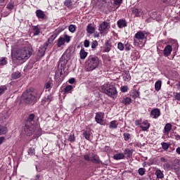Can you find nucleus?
<instances>
[{
	"label": "nucleus",
	"instance_id": "f257e3e1",
	"mask_svg": "<svg viewBox=\"0 0 180 180\" xmlns=\"http://www.w3.org/2000/svg\"><path fill=\"white\" fill-rule=\"evenodd\" d=\"M33 49L29 46H25L20 49L11 51V57L13 60H18V61H26L32 56Z\"/></svg>",
	"mask_w": 180,
	"mask_h": 180
},
{
	"label": "nucleus",
	"instance_id": "f03ea898",
	"mask_svg": "<svg viewBox=\"0 0 180 180\" xmlns=\"http://www.w3.org/2000/svg\"><path fill=\"white\" fill-rule=\"evenodd\" d=\"M34 122V114H30L28 116V118L25 122V126L24 128L25 133L29 136H32L33 133H36L37 137H40V136H41V133L39 129H36V127L33 124Z\"/></svg>",
	"mask_w": 180,
	"mask_h": 180
},
{
	"label": "nucleus",
	"instance_id": "7ed1b4c3",
	"mask_svg": "<svg viewBox=\"0 0 180 180\" xmlns=\"http://www.w3.org/2000/svg\"><path fill=\"white\" fill-rule=\"evenodd\" d=\"M101 92L112 99L117 98V89L110 83L104 84L101 86Z\"/></svg>",
	"mask_w": 180,
	"mask_h": 180
},
{
	"label": "nucleus",
	"instance_id": "20e7f679",
	"mask_svg": "<svg viewBox=\"0 0 180 180\" xmlns=\"http://www.w3.org/2000/svg\"><path fill=\"white\" fill-rule=\"evenodd\" d=\"M98 65H99V58L95 55L89 56L85 63L86 71H94Z\"/></svg>",
	"mask_w": 180,
	"mask_h": 180
},
{
	"label": "nucleus",
	"instance_id": "39448f33",
	"mask_svg": "<svg viewBox=\"0 0 180 180\" xmlns=\"http://www.w3.org/2000/svg\"><path fill=\"white\" fill-rule=\"evenodd\" d=\"M22 99L25 103H34L37 101V93L32 90H27L22 94Z\"/></svg>",
	"mask_w": 180,
	"mask_h": 180
},
{
	"label": "nucleus",
	"instance_id": "423d86ee",
	"mask_svg": "<svg viewBox=\"0 0 180 180\" xmlns=\"http://www.w3.org/2000/svg\"><path fill=\"white\" fill-rule=\"evenodd\" d=\"M84 161L92 162L93 164H101V159L99 155L94 153H90L89 154H85L83 155Z\"/></svg>",
	"mask_w": 180,
	"mask_h": 180
},
{
	"label": "nucleus",
	"instance_id": "0eeeda50",
	"mask_svg": "<svg viewBox=\"0 0 180 180\" xmlns=\"http://www.w3.org/2000/svg\"><path fill=\"white\" fill-rule=\"evenodd\" d=\"M70 41H71V37L65 34L63 37H60L58 39L57 47H61V46H64L65 43H70Z\"/></svg>",
	"mask_w": 180,
	"mask_h": 180
},
{
	"label": "nucleus",
	"instance_id": "6e6552de",
	"mask_svg": "<svg viewBox=\"0 0 180 180\" xmlns=\"http://www.w3.org/2000/svg\"><path fill=\"white\" fill-rule=\"evenodd\" d=\"M144 39H146V34L143 32L139 31L136 33L134 37V46H139V41H140V40H144Z\"/></svg>",
	"mask_w": 180,
	"mask_h": 180
},
{
	"label": "nucleus",
	"instance_id": "1a4fd4ad",
	"mask_svg": "<svg viewBox=\"0 0 180 180\" xmlns=\"http://www.w3.org/2000/svg\"><path fill=\"white\" fill-rule=\"evenodd\" d=\"M110 28V25H109V22L104 21L99 25L98 30L100 33L103 34V33L108 32V29Z\"/></svg>",
	"mask_w": 180,
	"mask_h": 180
},
{
	"label": "nucleus",
	"instance_id": "9d476101",
	"mask_svg": "<svg viewBox=\"0 0 180 180\" xmlns=\"http://www.w3.org/2000/svg\"><path fill=\"white\" fill-rule=\"evenodd\" d=\"M49 48V45L45 42L42 46H41L38 51V56L39 57H44V54H46V51Z\"/></svg>",
	"mask_w": 180,
	"mask_h": 180
},
{
	"label": "nucleus",
	"instance_id": "9b49d317",
	"mask_svg": "<svg viewBox=\"0 0 180 180\" xmlns=\"http://www.w3.org/2000/svg\"><path fill=\"white\" fill-rule=\"evenodd\" d=\"M67 63H68V60L65 58V56H63L59 60L58 68H60V70H65Z\"/></svg>",
	"mask_w": 180,
	"mask_h": 180
},
{
	"label": "nucleus",
	"instance_id": "f8f14e48",
	"mask_svg": "<svg viewBox=\"0 0 180 180\" xmlns=\"http://www.w3.org/2000/svg\"><path fill=\"white\" fill-rule=\"evenodd\" d=\"M161 115V111L158 108H155L151 110L150 112V116L153 117V119H158L160 116Z\"/></svg>",
	"mask_w": 180,
	"mask_h": 180
},
{
	"label": "nucleus",
	"instance_id": "ddd939ff",
	"mask_svg": "<svg viewBox=\"0 0 180 180\" xmlns=\"http://www.w3.org/2000/svg\"><path fill=\"white\" fill-rule=\"evenodd\" d=\"M57 38V34H52L47 40L46 42H45L46 44L49 45V48L51 49V47H53V43H54V40Z\"/></svg>",
	"mask_w": 180,
	"mask_h": 180
},
{
	"label": "nucleus",
	"instance_id": "4468645a",
	"mask_svg": "<svg viewBox=\"0 0 180 180\" xmlns=\"http://www.w3.org/2000/svg\"><path fill=\"white\" fill-rule=\"evenodd\" d=\"M172 53V46L171 45H167L163 50V54L165 57H169Z\"/></svg>",
	"mask_w": 180,
	"mask_h": 180
},
{
	"label": "nucleus",
	"instance_id": "2eb2a0df",
	"mask_svg": "<svg viewBox=\"0 0 180 180\" xmlns=\"http://www.w3.org/2000/svg\"><path fill=\"white\" fill-rule=\"evenodd\" d=\"M95 120L98 124H102V123H103V113L97 112L96 114Z\"/></svg>",
	"mask_w": 180,
	"mask_h": 180
},
{
	"label": "nucleus",
	"instance_id": "dca6fc26",
	"mask_svg": "<svg viewBox=\"0 0 180 180\" xmlns=\"http://www.w3.org/2000/svg\"><path fill=\"white\" fill-rule=\"evenodd\" d=\"M35 13H36V16H37V18H38V19H46V18H47V16L44 13V11H43L40 9L37 10Z\"/></svg>",
	"mask_w": 180,
	"mask_h": 180
},
{
	"label": "nucleus",
	"instance_id": "f3484780",
	"mask_svg": "<svg viewBox=\"0 0 180 180\" xmlns=\"http://www.w3.org/2000/svg\"><path fill=\"white\" fill-rule=\"evenodd\" d=\"M142 124L143 125H141L140 128L141 129L142 131H147V130H148V129H150V123H148V121L145 120L142 122Z\"/></svg>",
	"mask_w": 180,
	"mask_h": 180
},
{
	"label": "nucleus",
	"instance_id": "a211bd4d",
	"mask_svg": "<svg viewBox=\"0 0 180 180\" xmlns=\"http://www.w3.org/2000/svg\"><path fill=\"white\" fill-rule=\"evenodd\" d=\"M82 134L86 139V140L90 141L91 136H92V131L91 129H86L85 131H83Z\"/></svg>",
	"mask_w": 180,
	"mask_h": 180
},
{
	"label": "nucleus",
	"instance_id": "6ab92c4d",
	"mask_svg": "<svg viewBox=\"0 0 180 180\" xmlns=\"http://www.w3.org/2000/svg\"><path fill=\"white\" fill-rule=\"evenodd\" d=\"M122 77H123L124 81L127 82H129V81L131 79V77L130 76V72L127 70H125L123 72Z\"/></svg>",
	"mask_w": 180,
	"mask_h": 180
},
{
	"label": "nucleus",
	"instance_id": "aec40b11",
	"mask_svg": "<svg viewBox=\"0 0 180 180\" xmlns=\"http://www.w3.org/2000/svg\"><path fill=\"white\" fill-rule=\"evenodd\" d=\"M117 25L120 29H123V27H127V22L126 20H119L117 22Z\"/></svg>",
	"mask_w": 180,
	"mask_h": 180
},
{
	"label": "nucleus",
	"instance_id": "412c9836",
	"mask_svg": "<svg viewBox=\"0 0 180 180\" xmlns=\"http://www.w3.org/2000/svg\"><path fill=\"white\" fill-rule=\"evenodd\" d=\"M110 50H112V43H110V41L108 40L105 42L104 51L105 53H109Z\"/></svg>",
	"mask_w": 180,
	"mask_h": 180
},
{
	"label": "nucleus",
	"instance_id": "4be33fe9",
	"mask_svg": "<svg viewBox=\"0 0 180 180\" xmlns=\"http://www.w3.org/2000/svg\"><path fill=\"white\" fill-rule=\"evenodd\" d=\"M81 60H85L88 57V52L85 51L84 49H82L79 52Z\"/></svg>",
	"mask_w": 180,
	"mask_h": 180
},
{
	"label": "nucleus",
	"instance_id": "5701e85b",
	"mask_svg": "<svg viewBox=\"0 0 180 180\" xmlns=\"http://www.w3.org/2000/svg\"><path fill=\"white\" fill-rule=\"evenodd\" d=\"M171 129H172V124H171V123L166 124L164 128V133L165 134H169V131H171Z\"/></svg>",
	"mask_w": 180,
	"mask_h": 180
},
{
	"label": "nucleus",
	"instance_id": "b1692460",
	"mask_svg": "<svg viewBox=\"0 0 180 180\" xmlns=\"http://www.w3.org/2000/svg\"><path fill=\"white\" fill-rule=\"evenodd\" d=\"M86 32L87 33H89V34H93V33H95V27L92 26V24H89L87 25Z\"/></svg>",
	"mask_w": 180,
	"mask_h": 180
},
{
	"label": "nucleus",
	"instance_id": "393cba45",
	"mask_svg": "<svg viewBox=\"0 0 180 180\" xmlns=\"http://www.w3.org/2000/svg\"><path fill=\"white\" fill-rule=\"evenodd\" d=\"M162 85V81L161 80H158L155 83V91H157L158 92V91H160L161 89V86Z\"/></svg>",
	"mask_w": 180,
	"mask_h": 180
},
{
	"label": "nucleus",
	"instance_id": "a878e982",
	"mask_svg": "<svg viewBox=\"0 0 180 180\" xmlns=\"http://www.w3.org/2000/svg\"><path fill=\"white\" fill-rule=\"evenodd\" d=\"M113 160H124V154L123 153H117L113 155Z\"/></svg>",
	"mask_w": 180,
	"mask_h": 180
},
{
	"label": "nucleus",
	"instance_id": "bb28decb",
	"mask_svg": "<svg viewBox=\"0 0 180 180\" xmlns=\"http://www.w3.org/2000/svg\"><path fill=\"white\" fill-rule=\"evenodd\" d=\"M155 175L158 179H162V178H164V173L161 169H156Z\"/></svg>",
	"mask_w": 180,
	"mask_h": 180
},
{
	"label": "nucleus",
	"instance_id": "cd10ccee",
	"mask_svg": "<svg viewBox=\"0 0 180 180\" xmlns=\"http://www.w3.org/2000/svg\"><path fill=\"white\" fill-rule=\"evenodd\" d=\"M131 102V98L130 97H124L123 99L121 101V103L124 105H130Z\"/></svg>",
	"mask_w": 180,
	"mask_h": 180
},
{
	"label": "nucleus",
	"instance_id": "c85d7f7f",
	"mask_svg": "<svg viewBox=\"0 0 180 180\" xmlns=\"http://www.w3.org/2000/svg\"><path fill=\"white\" fill-rule=\"evenodd\" d=\"M117 126H119V122H117V120H112L110 122L109 128L116 129Z\"/></svg>",
	"mask_w": 180,
	"mask_h": 180
},
{
	"label": "nucleus",
	"instance_id": "c756f323",
	"mask_svg": "<svg viewBox=\"0 0 180 180\" xmlns=\"http://www.w3.org/2000/svg\"><path fill=\"white\" fill-rule=\"evenodd\" d=\"M50 102H51V96H46L42 99L41 104L46 105V103H50Z\"/></svg>",
	"mask_w": 180,
	"mask_h": 180
},
{
	"label": "nucleus",
	"instance_id": "7c9ffc66",
	"mask_svg": "<svg viewBox=\"0 0 180 180\" xmlns=\"http://www.w3.org/2000/svg\"><path fill=\"white\" fill-rule=\"evenodd\" d=\"M8 133V128L4 125H0V136L6 134Z\"/></svg>",
	"mask_w": 180,
	"mask_h": 180
},
{
	"label": "nucleus",
	"instance_id": "2f4dec72",
	"mask_svg": "<svg viewBox=\"0 0 180 180\" xmlns=\"http://www.w3.org/2000/svg\"><path fill=\"white\" fill-rule=\"evenodd\" d=\"M22 74L20 72H15L12 73L11 78L12 79H18V78H20Z\"/></svg>",
	"mask_w": 180,
	"mask_h": 180
},
{
	"label": "nucleus",
	"instance_id": "473e14b6",
	"mask_svg": "<svg viewBox=\"0 0 180 180\" xmlns=\"http://www.w3.org/2000/svg\"><path fill=\"white\" fill-rule=\"evenodd\" d=\"M32 30L34 33V36H39L40 34V28L38 26H33Z\"/></svg>",
	"mask_w": 180,
	"mask_h": 180
},
{
	"label": "nucleus",
	"instance_id": "72a5a7b5",
	"mask_svg": "<svg viewBox=\"0 0 180 180\" xmlns=\"http://www.w3.org/2000/svg\"><path fill=\"white\" fill-rule=\"evenodd\" d=\"M74 89V87L71 85H68L64 88L65 94H71V91Z\"/></svg>",
	"mask_w": 180,
	"mask_h": 180
},
{
	"label": "nucleus",
	"instance_id": "f704fd0d",
	"mask_svg": "<svg viewBox=\"0 0 180 180\" xmlns=\"http://www.w3.org/2000/svg\"><path fill=\"white\" fill-rule=\"evenodd\" d=\"M64 6H66V8H72V0H65L63 2Z\"/></svg>",
	"mask_w": 180,
	"mask_h": 180
},
{
	"label": "nucleus",
	"instance_id": "c9c22d12",
	"mask_svg": "<svg viewBox=\"0 0 180 180\" xmlns=\"http://www.w3.org/2000/svg\"><path fill=\"white\" fill-rule=\"evenodd\" d=\"M132 13L135 15L136 18H139V16H140V13H141V10L136 8H132Z\"/></svg>",
	"mask_w": 180,
	"mask_h": 180
},
{
	"label": "nucleus",
	"instance_id": "e433bc0d",
	"mask_svg": "<svg viewBox=\"0 0 180 180\" xmlns=\"http://www.w3.org/2000/svg\"><path fill=\"white\" fill-rule=\"evenodd\" d=\"M124 155H127V158H131L132 155H133V151H131V150H130L129 148H126L124 150Z\"/></svg>",
	"mask_w": 180,
	"mask_h": 180
},
{
	"label": "nucleus",
	"instance_id": "4c0bfd02",
	"mask_svg": "<svg viewBox=\"0 0 180 180\" xmlns=\"http://www.w3.org/2000/svg\"><path fill=\"white\" fill-rule=\"evenodd\" d=\"M131 96L136 99V98H139V96H140V92H139L137 90H133L131 92Z\"/></svg>",
	"mask_w": 180,
	"mask_h": 180
},
{
	"label": "nucleus",
	"instance_id": "58836bf2",
	"mask_svg": "<svg viewBox=\"0 0 180 180\" xmlns=\"http://www.w3.org/2000/svg\"><path fill=\"white\" fill-rule=\"evenodd\" d=\"M161 146H162V148L167 151V150H168L169 148L170 144L167 143V142H162L161 143Z\"/></svg>",
	"mask_w": 180,
	"mask_h": 180
},
{
	"label": "nucleus",
	"instance_id": "ea45409f",
	"mask_svg": "<svg viewBox=\"0 0 180 180\" xmlns=\"http://www.w3.org/2000/svg\"><path fill=\"white\" fill-rule=\"evenodd\" d=\"M6 8L8 9V11H12L15 8V4L12 1L9 2L7 4Z\"/></svg>",
	"mask_w": 180,
	"mask_h": 180
},
{
	"label": "nucleus",
	"instance_id": "a19ab883",
	"mask_svg": "<svg viewBox=\"0 0 180 180\" xmlns=\"http://www.w3.org/2000/svg\"><path fill=\"white\" fill-rule=\"evenodd\" d=\"M69 29V32H70V33H75V30H77V26L74 25H70L68 27Z\"/></svg>",
	"mask_w": 180,
	"mask_h": 180
},
{
	"label": "nucleus",
	"instance_id": "79ce46f5",
	"mask_svg": "<svg viewBox=\"0 0 180 180\" xmlns=\"http://www.w3.org/2000/svg\"><path fill=\"white\" fill-rule=\"evenodd\" d=\"M175 101L180 102V92H174L173 93Z\"/></svg>",
	"mask_w": 180,
	"mask_h": 180
},
{
	"label": "nucleus",
	"instance_id": "37998d69",
	"mask_svg": "<svg viewBox=\"0 0 180 180\" xmlns=\"http://www.w3.org/2000/svg\"><path fill=\"white\" fill-rule=\"evenodd\" d=\"M6 89H8V88L5 85L0 86V96L1 95H4V94H5V91H6Z\"/></svg>",
	"mask_w": 180,
	"mask_h": 180
},
{
	"label": "nucleus",
	"instance_id": "c03bdc74",
	"mask_svg": "<svg viewBox=\"0 0 180 180\" xmlns=\"http://www.w3.org/2000/svg\"><path fill=\"white\" fill-rule=\"evenodd\" d=\"M53 83L51 82H48L45 84V89H48V91H50L52 88Z\"/></svg>",
	"mask_w": 180,
	"mask_h": 180
},
{
	"label": "nucleus",
	"instance_id": "a18cd8bd",
	"mask_svg": "<svg viewBox=\"0 0 180 180\" xmlns=\"http://www.w3.org/2000/svg\"><path fill=\"white\" fill-rule=\"evenodd\" d=\"M123 136H124V140L125 141H129V140H130V137H131L130 134H129V133H124L123 134Z\"/></svg>",
	"mask_w": 180,
	"mask_h": 180
},
{
	"label": "nucleus",
	"instance_id": "49530a36",
	"mask_svg": "<svg viewBox=\"0 0 180 180\" xmlns=\"http://www.w3.org/2000/svg\"><path fill=\"white\" fill-rule=\"evenodd\" d=\"M8 62L6 61V58H0V65H6Z\"/></svg>",
	"mask_w": 180,
	"mask_h": 180
},
{
	"label": "nucleus",
	"instance_id": "de8ad7c7",
	"mask_svg": "<svg viewBox=\"0 0 180 180\" xmlns=\"http://www.w3.org/2000/svg\"><path fill=\"white\" fill-rule=\"evenodd\" d=\"M138 174L141 175V176H143L146 174V169L144 168H139L138 170Z\"/></svg>",
	"mask_w": 180,
	"mask_h": 180
},
{
	"label": "nucleus",
	"instance_id": "09e8293b",
	"mask_svg": "<svg viewBox=\"0 0 180 180\" xmlns=\"http://www.w3.org/2000/svg\"><path fill=\"white\" fill-rule=\"evenodd\" d=\"M98 41L96 40H94L91 42V49H95L96 47H98Z\"/></svg>",
	"mask_w": 180,
	"mask_h": 180
},
{
	"label": "nucleus",
	"instance_id": "8fccbe9b",
	"mask_svg": "<svg viewBox=\"0 0 180 180\" xmlns=\"http://www.w3.org/2000/svg\"><path fill=\"white\" fill-rule=\"evenodd\" d=\"M123 4V0H114V6H120Z\"/></svg>",
	"mask_w": 180,
	"mask_h": 180
},
{
	"label": "nucleus",
	"instance_id": "3c124183",
	"mask_svg": "<svg viewBox=\"0 0 180 180\" xmlns=\"http://www.w3.org/2000/svg\"><path fill=\"white\" fill-rule=\"evenodd\" d=\"M68 141H70V143L75 142V136L74 134H70L68 137Z\"/></svg>",
	"mask_w": 180,
	"mask_h": 180
},
{
	"label": "nucleus",
	"instance_id": "603ef678",
	"mask_svg": "<svg viewBox=\"0 0 180 180\" xmlns=\"http://www.w3.org/2000/svg\"><path fill=\"white\" fill-rule=\"evenodd\" d=\"M28 154H29V155H31V156L34 155V154H35L34 148H30L28 149Z\"/></svg>",
	"mask_w": 180,
	"mask_h": 180
},
{
	"label": "nucleus",
	"instance_id": "864d4df0",
	"mask_svg": "<svg viewBox=\"0 0 180 180\" xmlns=\"http://www.w3.org/2000/svg\"><path fill=\"white\" fill-rule=\"evenodd\" d=\"M120 90L121 92H127V91H129V87L127 86H122Z\"/></svg>",
	"mask_w": 180,
	"mask_h": 180
},
{
	"label": "nucleus",
	"instance_id": "5fc2aeb1",
	"mask_svg": "<svg viewBox=\"0 0 180 180\" xmlns=\"http://www.w3.org/2000/svg\"><path fill=\"white\" fill-rule=\"evenodd\" d=\"M117 47L121 51H123V50H124V46H123V44L122 42L118 43Z\"/></svg>",
	"mask_w": 180,
	"mask_h": 180
},
{
	"label": "nucleus",
	"instance_id": "6e6d98bb",
	"mask_svg": "<svg viewBox=\"0 0 180 180\" xmlns=\"http://www.w3.org/2000/svg\"><path fill=\"white\" fill-rule=\"evenodd\" d=\"M89 44H90L89 40L85 39L84 41V46L86 48H88L89 47Z\"/></svg>",
	"mask_w": 180,
	"mask_h": 180
},
{
	"label": "nucleus",
	"instance_id": "4d7b16f0",
	"mask_svg": "<svg viewBox=\"0 0 180 180\" xmlns=\"http://www.w3.org/2000/svg\"><path fill=\"white\" fill-rule=\"evenodd\" d=\"M171 165L169 163H165L163 165L164 169H169L170 168Z\"/></svg>",
	"mask_w": 180,
	"mask_h": 180
},
{
	"label": "nucleus",
	"instance_id": "13d9d810",
	"mask_svg": "<svg viewBox=\"0 0 180 180\" xmlns=\"http://www.w3.org/2000/svg\"><path fill=\"white\" fill-rule=\"evenodd\" d=\"M135 124L136 126H139L140 124H141V120H137L135 121Z\"/></svg>",
	"mask_w": 180,
	"mask_h": 180
},
{
	"label": "nucleus",
	"instance_id": "bf43d9fd",
	"mask_svg": "<svg viewBox=\"0 0 180 180\" xmlns=\"http://www.w3.org/2000/svg\"><path fill=\"white\" fill-rule=\"evenodd\" d=\"M69 84H74V82H75V78H70L68 80Z\"/></svg>",
	"mask_w": 180,
	"mask_h": 180
},
{
	"label": "nucleus",
	"instance_id": "052dcab7",
	"mask_svg": "<svg viewBox=\"0 0 180 180\" xmlns=\"http://www.w3.org/2000/svg\"><path fill=\"white\" fill-rule=\"evenodd\" d=\"M5 141V136H1L0 137V146Z\"/></svg>",
	"mask_w": 180,
	"mask_h": 180
},
{
	"label": "nucleus",
	"instance_id": "680f3d73",
	"mask_svg": "<svg viewBox=\"0 0 180 180\" xmlns=\"http://www.w3.org/2000/svg\"><path fill=\"white\" fill-rule=\"evenodd\" d=\"M174 137H175V139L176 140H180V135L179 134H176V135H174Z\"/></svg>",
	"mask_w": 180,
	"mask_h": 180
},
{
	"label": "nucleus",
	"instance_id": "e2e57ef3",
	"mask_svg": "<svg viewBox=\"0 0 180 180\" xmlns=\"http://www.w3.org/2000/svg\"><path fill=\"white\" fill-rule=\"evenodd\" d=\"M160 161L161 162H167V159H165V158H161Z\"/></svg>",
	"mask_w": 180,
	"mask_h": 180
},
{
	"label": "nucleus",
	"instance_id": "0e129e2a",
	"mask_svg": "<svg viewBox=\"0 0 180 180\" xmlns=\"http://www.w3.org/2000/svg\"><path fill=\"white\" fill-rule=\"evenodd\" d=\"M134 147H140V143H139V142H135L134 143Z\"/></svg>",
	"mask_w": 180,
	"mask_h": 180
},
{
	"label": "nucleus",
	"instance_id": "69168bd1",
	"mask_svg": "<svg viewBox=\"0 0 180 180\" xmlns=\"http://www.w3.org/2000/svg\"><path fill=\"white\" fill-rule=\"evenodd\" d=\"M176 153L180 155V147H178V148L176 149Z\"/></svg>",
	"mask_w": 180,
	"mask_h": 180
},
{
	"label": "nucleus",
	"instance_id": "338daca9",
	"mask_svg": "<svg viewBox=\"0 0 180 180\" xmlns=\"http://www.w3.org/2000/svg\"><path fill=\"white\" fill-rule=\"evenodd\" d=\"M2 4H5V0H0V5H2Z\"/></svg>",
	"mask_w": 180,
	"mask_h": 180
},
{
	"label": "nucleus",
	"instance_id": "774afa93",
	"mask_svg": "<svg viewBox=\"0 0 180 180\" xmlns=\"http://www.w3.org/2000/svg\"><path fill=\"white\" fill-rule=\"evenodd\" d=\"M168 0H163V3L165 4L167 2Z\"/></svg>",
	"mask_w": 180,
	"mask_h": 180
}]
</instances>
